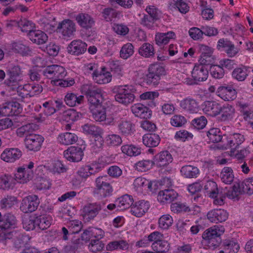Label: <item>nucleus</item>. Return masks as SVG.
Segmentation results:
<instances>
[{
    "label": "nucleus",
    "instance_id": "f257e3e1",
    "mask_svg": "<svg viewBox=\"0 0 253 253\" xmlns=\"http://www.w3.org/2000/svg\"><path fill=\"white\" fill-rule=\"evenodd\" d=\"M42 74L46 78L52 79V84L63 87L73 85L75 81L74 78L67 77V72L62 66L51 65L45 67L42 71Z\"/></svg>",
    "mask_w": 253,
    "mask_h": 253
},
{
    "label": "nucleus",
    "instance_id": "f03ea898",
    "mask_svg": "<svg viewBox=\"0 0 253 253\" xmlns=\"http://www.w3.org/2000/svg\"><path fill=\"white\" fill-rule=\"evenodd\" d=\"M224 232V226L215 225L207 229L202 234V238L210 248L214 249L221 244V236Z\"/></svg>",
    "mask_w": 253,
    "mask_h": 253
},
{
    "label": "nucleus",
    "instance_id": "7ed1b4c3",
    "mask_svg": "<svg viewBox=\"0 0 253 253\" xmlns=\"http://www.w3.org/2000/svg\"><path fill=\"white\" fill-rule=\"evenodd\" d=\"M81 91L85 95L89 103L93 106L101 104L104 100L102 89L91 84L83 85L81 87Z\"/></svg>",
    "mask_w": 253,
    "mask_h": 253
},
{
    "label": "nucleus",
    "instance_id": "20e7f679",
    "mask_svg": "<svg viewBox=\"0 0 253 253\" xmlns=\"http://www.w3.org/2000/svg\"><path fill=\"white\" fill-rule=\"evenodd\" d=\"M112 91L116 94L115 100L121 104L127 105L134 100V91L128 85H116L112 88Z\"/></svg>",
    "mask_w": 253,
    "mask_h": 253
},
{
    "label": "nucleus",
    "instance_id": "39448f33",
    "mask_svg": "<svg viewBox=\"0 0 253 253\" xmlns=\"http://www.w3.org/2000/svg\"><path fill=\"white\" fill-rule=\"evenodd\" d=\"M165 75L164 67L159 63L151 64L148 68V73L144 77V81L148 85H156L161 78Z\"/></svg>",
    "mask_w": 253,
    "mask_h": 253
},
{
    "label": "nucleus",
    "instance_id": "423d86ee",
    "mask_svg": "<svg viewBox=\"0 0 253 253\" xmlns=\"http://www.w3.org/2000/svg\"><path fill=\"white\" fill-rule=\"evenodd\" d=\"M107 176H99L96 179L94 194L99 195L102 198H106L112 194L113 189L107 181Z\"/></svg>",
    "mask_w": 253,
    "mask_h": 253
},
{
    "label": "nucleus",
    "instance_id": "0eeeda50",
    "mask_svg": "<svg viewBox=\"0 0 253 253\" xmlns=\"http://www.w3.org/2000/svg\"><path fill=\"white\" fill-rule=\"evenodd\" d=\"M40 203V199L37 195H29L21 201L20 209L24 213H31L37 209Z\"/></svg>",
    "mask_w": 253,
    "mask_h": 253
},
{
    "label": "nucleus",
    "instance_id": "6e6552de",
    "mask_svg": "<svg viewBox=\"0 0 253 253\" xmlns=\"http://www.w3.org/2000/svg\"><path fill=\"white\" fill-rule=\"evenodd\" d=\"M44 138L36 134H29L26 136L24 142L26 148L30 151L37 152L40 150Z\"/></svg>",
    "mask_w": 253,
    "mask_h": 253
},
{
    "label": "nucleus",
    "instance_id": "1a4fd4ad",
    "mask_svg": "<svg viewBox=\"0 0 253 253\" xmlns=\"http://www.w3.org/2000/svg\"><path fill=\"white\" fill-rule=\"evenodd\" d=\"M22 72L21 69L18 65L9 67L7 72L9 78L5 81L6 85L9 87H16L22 80Z\"/></svg>",
    "mask_w": 253,
    "mask_h": 253
},
{
    "label": "nucleus",
    "instance_id": "9d476101",
    "mask_svg": "<svg viewBox=\"0 0 253 253\" xmlns=\"http://www.w3.org/2000/svg\"><path fill=\"white\" fill-rule=\"evenodd\" d=\"M209 76V71L207 68L203 65H196L192 72V76L193 82L188 83L189 84H198V82L206 81Z\"/></svg>",
    "mask_w": 253,
    "mask_h": 253
},
{
    "label": "nucleus",
    "instance_id": "9b49d317",
    "mask_svg": "<svg viewBox=\"0 0 253 253\" xmlns=\"http://www.w3.org/2000/svg\"><path fill=\"white\" fill-rule=\"evenodd\" d=\"M179 106L183 111L189 114H196L200 110L199 102L190 97L181 100Z\"/></svg>",
    "mask_w": 253,
    "mask_h": 253
},
{
    "label": "nucleus",
    "instance_id": "f8f14e48",
    "mask_svg": "<svg viewBox=\"0 0 253 253\" xmlns=\"http://www.w3.org/2000/svg\"><path fill=\"white\" fill-rule=\"evenodd\" d=\"M13 237H14V242L16 248H19L24 245L23 236L21 234L13 231H9L8 232L2 231L0 232V242H2L5 245L6 240H10Z\"/></svg>",
    "mask_w": 253,
    "mask_h": 253
},
{
    "label": "nucleus",
    "instance_id": "ddd939ff",
    "mask_svg": "<svg viewBox=\"0 0 253 253\" xmlns=\"http://www.w3.org/2000/svg\"><path fill=\"white\" fill-rule=\"evenodd\" d=\"M64 157L68 161L73 162L81 161L84 156L82 149L80 147L71 146L63 153Z\"/></svg>",
    "mask_w": 253,
    "mask_h": 253
},
{
    "label": "nucleus",
    "instance_id": "4468645a",
    "mask_svg": "<svg viewBox=\"0 0 253 253\" xmlns=\"http://www.w3.org/2000/svg\"><path fill=\"white\" fill-rule=\"evenodd\" d=\"M102 207L99 203H90L84 206L83 209V215L88 220L93 219L99 213Z\"/></svg>",
    "mask_w": 253,
    "mask_h": 253
},
{
    "label": "nucleus",
    "instance_id": "2eb2a0df",
    "mask_svg": "<svg viewBox=\"0 0 253 253\" xmlns=\"http://www.w3.org/2000/svg\"><path fill=\"white\" fill-rule=\"evenodd\" d=\"M207 218L213 223L225 221L228 217V213L223 209H214L210 211L207 214Z\"/></svg>",
    "mask_w": 253,
    "mask_h": 253
},
{
    "label": "nucleus",
    "instance_id": "dca6fc26",
    "mask_svg": "<svg viewBox=\"0 0 253 253\" xmlns=\"http://www.w3.org/2000/svg\"><path fill=\"white\" fill-rule=\"evenodd\" d=\"M58 29H61V32L64 38L73 36L76 32V25L71 20L66 19L59 23Z\"/></svg>",
    "mask_w": 253,
    "mask_h": 253
},
{
    "label": "nucleus",
    "instance_id": "f3484780",
    "mask_svg": "<svg viewBox=\"0 0 253 253\" xmlns=\"http://www.w3.org/2000/svg\"><path fill=\"white\" fill-rule=\"evenodd\" d=\"M22 156V152L18 148L5 149L1 154V159L5 162L13 163Z\"/></svg>",
    "mask_w": 253,
    "mask_h": 253
},
{
    "label": "nucleus",
    "instance_id": "a211bd4d",
    "mask_svg": "<svg viewBox=\"0 0 253 253\" xmlns=\"http://www.w3.org/2000/svg\"><path fill=\"white\" fill-rule=\"evenodd\" d=\"M93 80L98 84H105L110 83L112 80V75L106 71V68L103 67L100 71L94 70L92 73Z\"/></svg>",
    "mask_w": 253,
    "mask_h": 253
},
{
    "label": "nucleus",
    "instance_id": "6ab92c4d",
    "mask_svg": "<svg viewBox=\"0 0 253 253\" xmlns=\"http://www.w3.org/2000/svg\"><path fill=\"white\" fill-rule=\"evenodd\" d=\"M86 49V43L80 40L73 41L67 47L68 52L75 55L83 54Z\"/></svg>",
    "mask_w": 253,
    "mask_h": 253
},
{
    "label": "nucleus",
    "instance_id": "aec40b11",
    "mask_svg": "<svg viewBox=\"0 0 253 253\" xmlns=\"http://www.w3.org/2000/svg\"><path fill=\"white\" fill-rule=\"evenodd\" d=\"M236 91L231 86H219L216 91V94L225 101L233 100L236 98Z\"/></svg>",
    "mask_w": 253,
    "mask_h": 253
},
{
    "label": "nucleus",
    "instance_id": "412c9836",
    "mask_svg": "<svg viewBox=\"0 0 253 253\" xmlns=\"http://www.w3.org/2000/svg\"><path fill=\"white\" fill-rule=\"evenodd\" d=\"M132 112L136 117L143 119H148L151 117L152 111L144 105L135 104L131 107Z\"/></svg>",
    "mask_w": 253,
    "mask_h": 253
},
{
    "label": "nucleus",
    "instance_id": "4be33fe9",
    "mask_svg": "<svg viewBox=\"0 0 253 253\" xmlns=\"http://www.w3.org/2000/svg\"><path fill=\"white\" fill-rule=\"evenodd\" d=\"M150 207L149 203L144 200L135 202L131 207V213L136 217H141L147 212Z\"/></svg>",
    "mask_w": 253,
    "mask_h": 253
},
{
    "label": "nucleus",
    "instance_id": "5701e85b",
    "mask_svg": "<svg viewBox=\"0 0 253 253\" xmlns=\"http://www.w3.org/2000/svg\"><path fill=\"white\" fill-rule=\"evenodd\" d=\"M173 158L168 151H162L156 155L154 158V164L159 167H165L172 162Z\"/></svg>",
    "mask_w": 253,
    "mask_h": 253
},
{
    "label": "nucleus",
    "instance_id": "b1692460",
    "mask_svg": "<svg viewBox=\"0 0 253 253\" xmlns=\"http://www.w3.org/2000/svg\"><path fill=\"white\" fill-rule=\"evenodd\" d=\"M16 224L17 220L15 216L9 213L5 214L0 221V228L3 230L1 232H7L5 231L6 229L14 228L16 227Z\"/></svg>",
    "mask_w": 253,
    "mask_h": 253
},
{
    "label": "nucleus",
    "instance_id": "393cba45",
    "mask_svg": "<svg viewBox=\"0 0 253 253\" xmlns=\"http://www.w3.org/2000/svg\"><path fill=\"white\" fill-rule=\"evenodd\" d=\"M177 193L173 189H167L160 191L158 195L157 199L161 203H170L177 197Z\"/></svg>",
    "mask_w": 253,
    "mask_h": 253
},
{
    "label": "nucleus",
    "instance_id": "a878e982",
    "mask_svg": "<svg viewBox=\"0 0 253 253\" xmlns=\"http://www.w3.org/2000/svg\"><path fill=\"white\" fill-rule=\"evenodd\" d=\"M16 180L14 176L5 174L0 176V189L4 190L13 189L16 184Z\"/></svg>",
    "mask_w": 253,
    "mask_h": 253
},
{
    "label": "nucleus",
    "instance_id": "bb28decb",
    "mask_svg": "<svg viewBox=\"0 0 253 253\" xmlns=\"http://www.w3.org/2000/svg\"><path fill=\"white\" fill-rule=\"evenodd\" d=\"M244 140V135L240 133L230 134L227 138V147L231 148L232 152H234Z\"/></svg>",
    "mask_w": 253,
    "mask_h": 253
},
{
    "label": "nucleus",
    "instance_id": "cd10ccee",
    "mask_svg": "<svg viewBox=\"0 0 253 253\" xmlns=\"http://www.w3.org/2000/svg\"><path fill=\"white\" fill-rule=\"evenodd\" d=\"M204 112L211 116H216L220 114L221 106L218 103L213 101H205L203 105Z\"/></svg>",
    "mask_w": 253,
    "mask_h": 253
},
{
    "label": "nucleus",
    "instance_id": "c85d7f7f",
    "mask_svg": "<svg viewBox=\"0 0 253 253\" xmlns=\"http://www.w3.org/2000/svg\"><path fill=\"white\" fill-rule=\"evenodd\" d=\"M29 39L33 42L37 44H42L45 43L47 40L48 37L46 34L41 30H33L28 33Z\"/></svg>",
    "mask_w": 253,
    "mask_h": 253
},
{
    "label": "nucleus",
    "instance_id": "c756f323",
    "mask_svg": "<svg viewBox=\"0 0 253 253\" xmlns=\"http://www.w3.org/2000/svg\"><path fill=\"white\" fill-rule=\"evenodd\" d=\"M84 99L83 95L73 92H68L65 96L64 101L68 106L73 107L83 103Z\"/></svg>",
    "mask_w": 253,
    "mask_h": 253
},
{
    "label": "nucleus",
    "instance_id": "7c9ffc66",
    "mask_svg": "<svg viewBox=\"0 0 253 253\" xmlns=\"http://www.w3.org/2000/svg\"><path fill=\"white\" fill-rule=\"evenodd\" d=\"M203 185L199 182H195L188 186V190L192 195L193 200L199 204L203 202L204 199L202 195L199 192L201 191Z\"/></svg>",
    "mask_w": 253,
    "mask_h": 253
},
{
    "label": "nucleus",
    "instance_id": "2f4dec72",
    "mask_svg": "<svg viewBox=\"0 0 253 253\" xmlns=\"http://www.w3.org/2000/svg\"><path fill=\"white\" fill-rule=\"evenodd\" d=\"M79 25L86 29L91 28L94 24L93 19L88 14L81 13L76 17Z\"/></svg>",
    "mask_w": 253,
    "mask_h": 253
},
{
    "label": "nucleus",
    "instance_id": "473e14b6",
    "mask_svg": "<svg viewBox=\"0 0 253 253\" xmlns=\"http://www.w3.org/2000/svg\"><path fill=\"white\" fill-rule=\"evenodd\" d=\"M17 182L20 183H27L32 178L33 172L31 170L25 169L22 167L17 169V172L14 174Z\"/></svg>",
    "mask_w": 253,
    "mask_h": 253
},
{
    "label": "nucleus",
    "instance_id": "72a5a7b5",
    "mask_svg": "<svg viewBox=\"0 0 253 253\" xmlns=\"http://www.w3.org/2000/svg\"><path fill=\"white\" fill-rule=\"evenodd\" d=\"M133 202L132 196L126 194L116 200V205L120 210H124L131 208L133 205Z\"/></svg>",
    "mask_w": 253,
    "mask_h": 253
},
{
    "label": "nucleus",
    "instance_id": "f704fd0d",
    "mask_svg": "<svg viewBox=\"0 0 253 253\" xmlns=\"http://www.w3.org/2000/svg\"><path fill=\"white\" fill-rule=\"evenodd\" d=\"M78 138V136L75 133L66 132L59 134L57 137V141L61 144L69 145L76 143Z\"/></svg>",
    "mask_w": 253,
    "mask_h": 253
},
{
    "label": "nucleus",
    "instance_id": "c9c22d12",
    "mask_svg": "<svg viewBox=\"0 0 253 253\" xmlns=\"http://www.w3.org/2000/svg\"><path fill=\"white\" fill-rule=\"evenodd\" d=\"M99 235L96 237L97 239L91 240L88 245V249L93 253H95L101 251L104 247V244L100 239L104 237V234L101 230L98 229Z\"/></svg>",
    "mask_w": 253,
    "mask_h": 253
},
{
    "label": "nucleus",
    "instance_id": "e433bc0d",
    "mask_svg": "<svg viewBox=\"0 0 253 253\" xmlns=\"http://www.w3.org/2000/svg\"><path fill=\"white\" fill-rule=\"evenodd\" d=\"M180 172L185 178H194L197 177L200 171L196 167L192 165H185L181 168Z\"/></svg>",
    "mask_w": 253,
    "mask_h": 253
},
{
    "label": "nucleus",
    "instance_id": "4c0bfd02",
    "mask_svg": "<svg viewBox=\"0 0 253 253\" xmlns=\"http://www.w3.org/2000/svg\"><path fill=\"white\" fill-rule=\"evenodd\" d=\"M138 53L144 58L154 57L155 51L153 45L149 42L143 43L138 49Z\"/></svg>",
    "mask_w": 253,
    "mask_h": 253
},
{
    "label": "nucleus",
    "instance_id": "58836bf2",
    "mask_svg": "<svg viewBox=\"0 0 253 253\" xmlns=\"http://www.w3.org/2000/svg\"><path fill=\"white\" fill-rule=\"evenodd\" d=\"M142 140L143 144L147 147H155L160 143V137L157 134L148 133L143 136Z\"/></svg>",
    "mask_w": 253,
    "mask_h": 253
},
{
    "label": "nucleus",
    "instance_id": "ea45409f",
    "mask_svg": "<svg viewBox=\"0 0 253 253\" xmlns=\"http://www.w3.org/2000/svg\"><path fill=\"white\" fill-rule=\"evenodd\" d=\"M37 227L42 230H45L50 227L51 224V217L49 215H40L35 217Z\"/></svg>",
    "mask_w": 253,
    "mask_h": 253
},
{
    "label": "nucleus",
    "instance_id": "a19ab883",
    "mask_svg": "<svg viewBox=\"0 0 253 253\" xmlns=\"http://www.w3.org/2000/svg\"><path fill=\"white\" fill-rule=\"evenodd\" d=\"M151 248L155 252L158 253H167L170 250V245L168 241L162 239L158 242H153Z\"/></svg>",
    "mask_w": 253,
    "mask_h": 253
},
{
    "label": "nucleus",
    "instance_id": "79ce46f5",
    "mask_svg": "<svg viewBox=\"0 0 253 253\" xmlns=\"http://www.w3.org/2000/svg\"><path fill=\"white\" fill-rule=\"evenodd\" d=\"M175 36L172 31L165 33H157L155 36V40L156 43L159 46L167 44L170 39H173Z\"/></svg>",
    "mask_w": 253,
    "mask_h": 253
},
{
    "label": "nucleus",
    "instance_id": "37998d69",
    "mask_svg": "<svg viewBox=\"0 0 253 253\" xmlns=\"http://www.w3.org/2000/svg\"><path fill=\"white\" fill-rule=\"evenodd\" d=\"M94 109H91L93 119L96 121L103 122L106 119V108L101 105L94 106Z\"/></svg>",
    "mask_w": 253,
    "mask_h": 253
},
{
    "label": "nucleus",
    "instance_id": "c03bdc74",
    "mask_svg": "<svg viewBox=\"0 0 253 253\" xmlns=\"http://www.w3.org/2000/svg\"><path fill=\"white\" fill-rule=\"evenodd\" d=\"M119 130L124 135H131L135 131L134 125L130 121H122L118 125Z\"/></svg>",
    "mask_w": 253,
    "mask_h": 253
},
{
    "label": "nucleus",
    "instance_id": "a18cd8bd",
    "mask_svg": "<svg viewBox=\"0 0 253 253\" xmlns=\"http://www.w3.org/2000/svg\"><path fill=\"white\" fill-rule=\"evenodd\" d=\"M225 253H237L240 249L239 244L234 240H225L223 243Z\"/></svg>",
    "mask_w": 253,
    "mask_h": 253
},
{
    "label": "nucleus",
    "instance_id": "49530a36",
    "mask_svg": "<svg viewBox=\"0 0 253 253\" xmlns=\"http://www.w3.org/2000/svg\"><path fill=\"white\" fill-rule=\"evenodd\" d=\"M120 15V11L111 7L105 8L102 12V16L106 22H111L114 19L119 18Z\"/></svg>",
    "mask_w": 253,
    "mask_h": 253
},
{
    "label": "nucleus",
    "instance_id": "de8ad7c7",
    "mask_svg": "<svg viewBox=\"0 0 253 253\" xmlns=\"http://www.w3.org/2000/svg\"><path fill=\"white\" fill-rule=\"evenodd\" d=\"M221 181L225 184H231L234 179L232 169L230 167H224L220 173Z\"/></svg>",
    "mask_w": 253,
    "mask_h": 253
},
{
    "label": "nucleus",
    "instance_id": "09e8293b",
    "mask_svg": "<svg viewBox=\"0 0 253 253\" xmlns=\"http://www.w3.org/2000/svg\"><path fill=\"white\" fill-rule=\"evenodd\" d=\"M38 129V126L34 123H29L22 126L17 130V133L18 136L22 137L29 134H32V132Z\"/></svg>",
    "mask_w": 253,
    "mask_h": 253
},
{
    "label": "nucleus",
    "instance_id": "8fccbe9b",
    "mask_svg": "<svg viewBox=\"0 0 253 253\" xmlns=\"http://www.w3.org/2000/svg\"><path fill=\"white\" fill-rule=\"evenodd\" d=\"M235 112L234 108L229 105L223 106L222 107L221 106V114L220 120L221 121H225L227 120L232 119L233 116Z\"/></svg>",
    "mask_w": 253,
    "mask_h": 253
},
{
    "label": "nucleus",
    "instance_id": "3c124183",
    "mask_svg": "<svg viewBox=\"0 0 253 253\" xmlns=\"http://www.w3.org/2000/svg\"><path fill=\"white\" fill-rule=\"evenodd\" d=\"M122 152L126 155L132 157L141 154V148L133 145H125L121 147Z\"/></svg>",
    "mask_w": 253,
    "mask_h": 253
},
{
    "label": "nucleus",
    "instance_id": "603ef678",
    "mask_svg": "<svg viewBox=\"0 0 253 253\" xmlns=\"http://www.w3.org/2000/svg\"><path fill=\"white\" fill-rule=\"evenodd\" d=\"M173 223V218L169 214L161 216L158 220L159 227L163 230L168 229Z\"/></svg>",
    "mask_w": 253,
    "mask_h": 253
},
{
    "label": "nucleus",
    "instance_id": "864d4df0",
    "mask_svg": "<svg viewBox=\"0 0 253 253\" xmlns=\"http://www.w3.org/2000/svg\"><path fill=\"white\" fill-rule=\"evenodd\" d=\"M134 52L133 45L131 43L127 42L122 46L120 52V55L123 59H127L132 56Z\"/></svg>",
    "mask_w": 253,
    "mask_h": 253
},
{
    "label": "nucleus",
    "instance_id": "5fc2aeb1",
    "mask_svg": "<svg viewBox=\"0 0 253 253\" xmlns=\"http://www.w3.org/2000/svg\"><path fill=\"white\" fill-rule=\"evenodd\" d=\"M248 75V69L245 66L237 68L232 72L233 77L240 82L244 81Z\"/></svg>",
    "mask_w": 253,
    "mask_h": 253
},
{
    "label": "nucleus",
    "instance_id": "6e6d98bb",
    "mask_svg": "<svg viewBox=\"0 0 253 253\" xmlns=\"http://www.w3.org/2000/svg\"><path fill=\"white\" fill-rule=\"evenodd\" d=\"M207 194L211 198L216 197L217 196V185L216 182L210 180L207 181L204 186Z\"/></svg>",
    "mask_w": 253,
    "mask_h": 253
},
{
    "label": "nucleus",
    "instance_id": "4d7b16f0",
    "mask_svg": "<svg viewBox=\"0 0 253 253\" xmlns=\"http://www.w3.org/2000/svg\"><path fill=\"white\" fill-rule=\"evenodd\" d=\"M207 135L210 141L212 143H218L220 142L222 139L219 130L216 128L210 129L207 132Z\"/></svg>",
    "mask_w": 253,
    "mask_h": 253
},
{
    "label": "nucleus",
    "instance_id": "13d9d810",
    "mask_svg": "<svg viewBox=\"0 0 253 253\" xmlns=\"http://www.w3.org/2000/svg\"><path fill=\"white\" fill-rule=\"evenodd\" d=\"M29 86V84H25L23 86L19 84L16 87L10 86V87H11L13 90L16 88L18 95L20 96L21 98L23 99L31 97L30 91V87Z\"/></svg>",
    "mask_w": 253,
    "mask_h": 253
},
{
    "label": "nucleus",
    "instance_id": "bf43d9fd",
    "mask_svg": "<svg viewBox=\"0 0 253 253\" xmlns=\"http://www.w3.org/2000/svg\"><path fill=\"white\" fill-rule=\"evenodd\" d=\"M82 127L84 133L93 136L99 135L102 132L100 128L92 124H87L84 125Z\"/></svg>",
    "mask_w": 253,
    "mask_h": 253
},
{
    "label": "nucleus",
    "instance_id": "052dcab7",
    "mask_svg": "<svg viewBox=\"0 0 253 253\" xmlns=\"http://www.w3.org/2000/svg\"><path fill=\"white\" fill-rule=\"evenodd\" d=\"M171 211L174 213L179 212H189L191 211V209L186 203H174L170 206Z\"/></svg>",
    "mask_w": 253,
    "mask_h": 253
},
{
    "label": "nucleus",
    "instance_id": "680f3d73",
    "mask_svg": "<svg viewBox=\"0 0 253 253\" xmlns=\"http://www.w3.org/2000/svg\"><path fill=\"white\" fill-rule=\"evenodd\" d=\"M153 165H154V161L143 160L136 163L135 167L138 171L143 172L150 169Z\"/></svg>",
    "mask_w": 253,
    "mask_h": 253
},
{
    "label": "nucleus",
    "instance_id": "e2e57ef3",
    "mask_svg": "<svg viewBox=\"0 0 253 253\" xmlns=\"http://www.w3.org/2000/svg\"><path fill=\"white\" fill-rule=\"evenodd\" d=\"M16 198L14 196H7L2 198L0 202V207L2 209H7L11 208L15 204Z\"/></svg>",
    "mask_w": 253,
    "mask_h": 253
},
{
    "label": "nucleus",
    "instance_id": "0e129e2a",
    "mask_svg": "<svg viewBox=\"0 0 253 253\" xmlns=\"http://www.w3.org/2000/svg\"><path fill=\"white\" fill-rule=\"evenodd\" d=\"M106 142L109 146H116L120 145L122 142V140L119 135L112 134L106 136Z\"/></svg>",
    "mask_w": 253,
    "mask_h": 253
},
{
    "label": "nucleus",
    "instance_id": "69168bd1",
    "mask_svg": "<svg viewBox=\"0 0 253 253\" xmlns=\"http://www.w3.org/2000/svg\"><path fill=\"white\" fill-rule=\"evenodd\" d=\"M242 191L249 195L253 194V177L247 178L242 183Z\"/></svg>",
    "mask_w": 253,
    "mask_h": 253
},
{
    "label": "nucleus",
    "instance_id": "338daca9",
    "mask_svg": "<svg viewBox=\"0 0 253 253\" xmlns=\"http://www.w3.org/2000/svg\"><path fill=\"white\" fill-rule=\"evenodd\" d=\"M82 116V114L76 111L75 109H71L67 110L64 113L65 120L67 122H74L78 120Z\"/></svg>",
    "mask_w": 253,
    "mask_h": 253
},
{
    "label": "nucleus",
    "instance_id": "774afa93",
    "mask_svg": "<svg viewBox=\"0 0 253 253\" xmlns=\"http://www.w3.org/2000/svg\"><path fill=\"white\" fill-rule=\"evenodd\" d=\"M69 232L71 234L78 233L82 228L83 225L81 221L74 220L68 223Z\"/></svg>",
    "mask_w": 253,
    "mask_h": 253
}]
</instances>
